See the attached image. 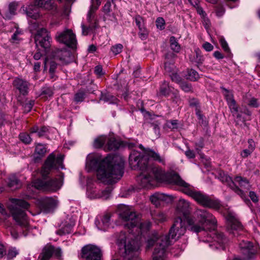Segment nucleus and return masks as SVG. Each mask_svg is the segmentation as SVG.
Listing matches in <instances>:
<instances>
[{"mask_svg":"<svg viewBox=\"0 0 260 260\" xmlns=\"http://www.w3.org/2000/svg\"><path fill=\"white\" fill-rule=\"evenodd\" d=\"M86 165L90 170H96L97 179L106 184L117 182L124 173V161L118 156L108 154L102 159L94 157Z\"/></svg>","mask_w":260,"mask_h":260,"instance_id":"1","label":"nucleus"},{"mask_svg":"<svg viewBox=\"0 0 260 260\" xmlns=\"http://www.w3.org/2000/svg\"><path fill=\"white\" fill-rule=\"evenodd\" d=\"M64 155H58L56 157L53 153L50 154L46 159L41 170L42 176L43 179H37L33 182L32 186L36 188L48 192H55L59 189L63 184L64 174L60 173L59 178L45 180V178L49 174L52 169H63V165Z\"/></svg>","mask_w":260,"mask_h":260,"instance_id":"2","label":"nucleus"},{"mask_svg":"<svg viewBox=\"0 0 260 260\" xmlns=\"http://www.w3.org/2000/svg\"><path fill=\"white\" fill-rule=\"evenodd\" d=\"M189 203L184 199L179 200L176 207L177 211L183 215L182 218L186 221L189 226V230L198 233L203 231L214 230L216 228L217 220L213 215L206 210L198 209L196 214L199 219V222L195 223L190 216Z\"/></svg>","mask_w":260,"mask_h":260,"instance_id":"3","label":"nucleus"},{"mask_svg":"<svg viewBox=\"0 0 260 260\" xmlns=\"http://www.w3.org/2000/svg\"><path fill=\"white\" fill-rule=\"evenodd\" d=\"M138 177V180L142 187L150 188L156 182L166 183L176 185L179 179V174L176 172L166 173L157 166L148 167Z\"/></svg>","mask_w":260,"mask_h":260,"instance_id":"4","label":"nucleus"},{"mask_svg":"<svg viewBox=\"0 0 260 260\" xmlns=\"http://www.w3.org/2000/svg\"><path fill=\"white\" fill-rule=\"evenodd\" d=\"M149 158L159 163L165 165V159L159 153L154 150L147 148L144 149L143 153L133 150L129 156V164L133 170H144L148 167H151L149 163Z\"/></svg>","mask_w":260,"mask_h":260,"instance_id":"5","label":"nucleus"},{"mask_svg":"<svg viewBox=\"0 0 260 260\" xmlns=\"http://www.w3.org/2000/svg\"><path fill=\"white\" fill-rule=\"evenodd\" d=\"M176 185L183 187V192L184 193L191 197L203 206L215 209L220 208L221 205L218 200L212 199L208 196L200 191L193 190L190 188V185L182 180L180 176Z\"/></svg>","mask_w":260,"mask_h":260,"instance_id":"6","label":"nucleus"},{"mask_svg":"<svg viewBox=\"0 0 260 260\" xmlns=\"http://www.w3.org/2000/svg\"><path fill=\"white\" fill-rule=\"evenodd\" d=\"M11 202L12 204L9 206V209L13 219L18 225L27 229L28 221L25 210L29 207V204L24 200L17 199H12Z\"/></svg>","mask_w":260,"mask_h":260,"instance_id":"7","label":"nucleus"},{"mask_svg":"<svg viewBox=\"0 0 260 260\" xmlns=\"http://www.w3.org/2000/svg\"><path fill=\"white\" fill-rule=\"evenodd\" d=\"M171 245L167 236H159L157 233L152 234L146 242V250L155 246L152 260H163L166 255V248Z\"/></svg>","mask_w":260,"mask_h":260,"instance_id":"8","label":"nucleus"},{"mask_svg":"<svg viewBox=\"0 0 260 260\" xmlns=\"http://www.w3.org/2000/svg\"><path fill=\"white\" fill-rule=\"evenodd\" d=\"M119 216L124 222V227L132 230L136 228L139 223V217L136 212L131 210L128 207L123 206L119 211Z\"/></svg>","mask_w":260,"mask_h":260,"instance_id":"9","label":"nucleus"},{"mask_svg":"<svg viewBox=\"0 0 260 260\" xmlns=\"http://www.w3.org/2000/svg\"><path fill=\"white\" fill-rule=\"evenodd\" d=\"M55 39L59 43L63 44L72 49L76 48L77 41L76 35L71 29L56 32Z\"/></svg>","mask_w":260,"mask_h":260,"instance_id":"10","label":"nucleus"},{"mask_svg":"<svg viewBox=\"0 0 260 260\" xmlns=\"http://www.w3.org/2000/svg\"><path fill=\"white\" fill-rule=\"evenodd\" d=\"M185 221L181 217H178L175 218L174 222L169 230L167 236L170 241V239L176 241L181 236L184 235L186 232L185 226ZM172 243V242H171Z\"/></svg>","mask_w":260,"mask_h":260,"instance_id":"11","label":"nucleus"},{"mask_svg":"<svg viewBox=\"0 0 260 260\" xmlns=\"http://www.w3.org/2000/svg\"><path fill=\"white\" fill-rule=\"evenodd\" d=\"M102 251L98 246L93 245H87L81 250V257L86 260H101Z\"/></svg>","mask_w":260,"mask_h":260,"instance_id":"12","label":"nucleus"},{"mask_svg":"<svg viewBox=\"0 0 260 260\" xmlns=\"http://www.w3.org/2000/svg\"><path fill=\"white\" fill-rule=\"evenodd\" d=\"M35 41L37 46L40 45L44 49L49 48L51 41L50 32L45 28L38 29L35 36Z\"/></svg>","mask_w":260,"mask_h":260,"instance_id":"13","label":"nucleus"},{"mask_svg":"<svg viewBox=\"0 0 260 260\" xmlns=\"http://www.w3.org/2000/svg\"><path fill=\"white\" fill-rule=\"evenodd\" d=\"M221 178L222 181L226 183L231 189L241 198L247 205L248 206L251 205V203L247 198L246 192L235 184V180L234 181L230 176L227 175H224Z\"/></svg>","mask_w":260,"mask_h":260,"instance_id":"14","label":"nucleus"},{"mask_svg":"<svg viewBox=\"0 0 260 260\" xmlns=\"http://www.w3.org/2000/svg\"><path fill=\"white\" fill-rule=\"evenodd\" d=\"M13 90L16 93L26 96L28 93L30 83L26 80L16 77L12 82Z\"/></svg>","mask_w":260,"mask_h":260,"instance_id":"15","label":"nucleus"},{"mask_svg":"<svg viewBox=\"0 0 260 260\" xmlns=\"http://www.w3.org/2000/svg\"><path fill=\"white\" fill-rule=\"evenodd\" d=\"M56 205V201L51 197L42 198L39 200L38 204L41 210L45 213L53 212Z\"/></svg>","mask_w":260,"mask_h":260,"instance_id":"16","label":"nucleus"},{"mask_svg":"<svg viewBox=\"0 0 260 260\" xmlns=\"http://www.w3.org/2000/svg\"><path fill=\"white\" fill-rule=\"evenodd\" d=\"M120 244L123 245L124 252L126 254L131 252L137 250L139 248V244L137 241L132 238L127 240L125 237L120 239Z\"/></svg>","mask_w":260,"mask_h":260,"instance_id":"17","label":"nucleus"},{"mask_svg":"<svg viewBox=\"0 0 260 260\" xmlns=\"http://www.w3.org/2000/svg\"><path fill=\"white\" fill-rule=\"evenodd\" d=\"M121 145V141L116 139L114 137L110 136L107 137L104 150L106 151H116L119 148Z\"/></svg>","mask_w":260,"mask_h":260,"instance_id":"18","label":"nucleus"},{"mask_svg":"<svg viewBox=\"0 0 260 260\" xmlns=\"http://www.w3.org/2000/svg\"><path fill=\"white\" fill-rule=\"evenodd\" d=\"M228 227L231 231L242 230L243 225L231 213H229L226 216Z\"/></svg>","mask_w":260,"mask_h":260,"instance_id":"19","label":"nucleus"},{"mask_svg":"<svg viewBox=\"0 0 260 260\" xmlns=\"http://www.w3.org/2000/svg\"><path fill=\"white\" fill-rule=\"evenodd\" d=\"M239 246L242 252L248 256L254 253L253 243L250 241L243 240L239 244Z\"/></svg>","mask_w":260,"mask_h":260,"instance_id":"20","label":"nucleus"},{"mask_svg":"<svg viewBox=\"0 0 260 260\" xmlns=\"http://www.w3.org/2000/svg\"><path fill=\"white\" fill-rule=\"evenodd\" d=\"M30 134L36 133L38 137L41 138L45 136L49 132V127L46 126L39 127L38 125H34L29 129Z\"/></svg>","mask_w":260,"mask_h":260,"instance_id":"21","label":"nucleus"},{"mask_svg":"<svg viewBox=\"0 0 260 260\" xmlns=\"http://www.w3.org/2000/svg\"><path fill=\"white\" fill-rule=\"evenodd\" d=\"M47 152L46 145L39 143L36 146L35 148V161H38L42 159L44 156Z\"/></svg>","mask_w":260,"mask_h":260,"instance_id":"22","label":"nucleus"},{"mask_svg":"<svg viewBox=\"0 0 260 260\" xmlns=\"http://www.w3.org/2000/svg\"><path fill=\"white\" fill-rule=\"evenodd\" d=\"M213 239L219 244L222 249H225V245L227 243L228 240L223 233L215 232Z\"/></svg>","mask_w":260,"mask_h":260,"instance_id":"23","label":"nucleus"},{"mask_svg":"<svg viewBox=\"0 0 260 260\" xmlns=\"http://www.w3.org/2000/svg\"><path fill=\"white\" fill-rule=\"evenodd\" d=\"M195 55L190 56L189 59L192 62L195 63L198 66L203 63L204 57L202 54V52L200 49L197 48L194 50Z\"/></svg>","mask_w":260,"mask_h":260,"instance_id":"24","label":"nucleus"},{"mask_svg":"<svg viewBox=\"0 0 260 260\" xmlns=\"http://www.w3.org/2000/svg\"><path fill=\"white\" fill-rule=\"evenodd\" d=\"M8 186L11 188L12 190L18 189L21 186V183L16 176L11 175L8 179L7 181Z\"/></svg>","mask_w":260,"mask_h":260,"instance_id":"25","label":"nucleus"},{"mask_svg":"<svg viewBox=\"0 0 260 260\" xmlns=\"http://www.w3.org/2000/svg\"><path fill=\"white\" fill-rule=\"evenodd\" d=\"M35 5L45 10H50L53 8V0H34Z\"/></svg>","mask_w":260,"mask_h":260,"instance_id":"26","label":"nucleus"},{"mask_svg":"<svg viewBox=\"0 0 260 260\" xmlns=\"http://www.w3.org/2000/svg\"><path fill=\"white\" fill-rule=\"evenodd\" d=\"M234 180L235 183H238L239 186L242 188L249 190L251 188V185L249 183V182L248 180L246 178L237 176L235 177Z\"/></svg>","mask_w":260,"mask_h":260,"instance_id":"27","label":"nucleus"},{"mask_svg":"<svg viewBox=\"0 0 260 260\" xmlns=\"http://www.w3.org/2000/svg\"><path fill=\"white\" fill-rule=\"evenodd\" d=\"M18 5L15 2L11 3L8 7L9 12H3V14L2 15L5 19H10L12 16L15 14V11L17 9Z\"/></svg>","mask_w":260,"mask_h":260,"instance_id":"28","label":"nucleus"},{"mask_svg":"<svg viewBox=\"0 0 260 260\" xmlns=\"http://www.w3.org/2000/svg\"><path fill=\"white\" fill-rule=\"evenodd\" d=\"M53 246L45 247L39 257H41V260H49L53 255Z\"/></svg>","mask_w":260,"mask_h":260,"instance_id":"29","label":"nucleus"},{"mask_svg":"<svg viewBox=\"0 0 260 260\" xmlns=\"http://www.w3.org/2000/svg\"><path fill=\"white\" fill-rule=\"evenodd\" d=\"M107 136H101L95 138L93 143V146L96 149L101 148L106 144Z\"/></svg>","mask_w":260,"mask_h":260,"instance_id":"30","label":"nucleus"},{"mask_svg":"<svg viewBox=\"0 0 260 260\" xmlns=\"http://www.w3.org/2000/svg\"><path fill=\"white\" fill-rule=\"evenodd\" d=\"M100 100L105 102H109L111 104H114L116 102L117 99L109 92H101Z\"/></svg>","mask_w":260,"mask_h":260,"instance_id":"31","label":"nucleus"},{"mask_svg":"<svg viewBox=\"0 0 260 260\" xmlns=\"http://www.w3.org/2000/svg\"><path fill=\"white\" fill-rule=\"evenodd\" d=\"M73 224L71 223L66 224L63 226L56 231V234L60 236L70 234L72 232Z\"/></svg>","mask_w":260,"mask_h":260,"instance_id":"32","label":"nucleus"},{"mask_svg":"<svg viewBox=\"0 0 260 260\" xmlns=\"http://www.w3.org/2000/svg\"><path fill=\"white\" fill-rule=\"evenodd\" d=\"M147 124L149 128L153 129L155 137L158 138L160 135V128L159 126L160 122L158 121H155L153 122H149Z\"/></svg>","mask_w":260,"mask_h":260,"instance_id":"33","label":"nucleus"},{"mask_svg":"<svg viewBox=\"0 0 260 260\" xmlns=\"http://www.w3.org/2000/svg\"><path fill=\"white\" fill-rule=\"evenodd\" d=\"M186 78L191 81H196L199 78L198 73L193 69H187V74L185 75Z\"/></svg>","mask_w":260,"mask_h":260,"instance_id":"34","label":"nucleus"},{"mask_svg":"<svg viewBox=\"0 0 260 260\" xmlns=\"http://www.w3.org/2000/svg\"><path fill=\"white\" fill-rule=\"evenodd\" d=\"M86 94L84 92V90L80 88L75 94L74 97V101L76 103H81L84 101L86 98Z\"/></svg>","mask_w":260,"mask_h":260,"instance_id":"35","label":"nucleus"},{"mask_svg":"<svg viewBox=\"0 0 260 260\" xmlns=\"http://www.w3.org/2000/svg\"><path fill=\"white\" fill-rule=\"evenodd\" d=\"M170 43L171 49L175 52H179L181 47L179 44L176 38L174 36H172L170 38Z\"/></svg>","mask_w":260,"mask_h":260,"instance_id":"36","label":"nucleus"},{"mask_svg":"<svg viewBox=\"0 0 260 260\" xmlns=\"http://www.w3.org/2000/svg\"><path fill=\"white\" fill-rule=\"evenodd\" d=\"M110 218L111 216L109 214L104 215L101 218L103 226H99V229L103 231L106 230L110 225Z\"/></svg>","mask_w":260,"mask_h":260,"instance_id":"37","label":"nucleus"},{"mask_svg":"<svg viewBox=\"0 0 260 260\" xmlns=\"http://www.w3.org/2000/svg\"><path fill=\"white\" fill-rule=\"evenodd\" d=\"M151 226V223L149 221H145L144 222H140L139 221V223L137 226L135 228L137 229H139V231L138 233V235L139 233L141 232L142 233V231H148L149 230Z\"/></svg>","mask_w":260,"mask_h":260,"instance_id":"38","label":"nucleus"},{"mask_svg":"<svg viewBox=\"0 0 260 260\" xmlns=\"http://www.w3.org/2000/svg\"><path fill=\"white\" fill-rule=\"evenodd\" d=\"M159 91L162 95L164 96L168 95L170 92L169 83L164 81L160 86Z\"/></svg>","mask_w":260,"mask_h":260,"instance_id":"39","label":"nucleus"},{"mask_svg":"<svg viewBox=\"0 0 260 260\" xmlns=\"http://www.w3.org/2000/svg\"><path fill=\"white\" fill-rule=\"evenodd\" d=\"M22 34V31L19 28H17L15 32L12 36L10 39V42L12 44H18L21 40L19 36Z\"/></svg>","mask_w":260,"mask_h":260,"instance_id":"40","label":"nucleus"},{"mask_svg":"<svg viewBox=\"0 0 260 260\" xmlns=\"http://www.w3.org/2000/svg\"><path fill=\"white\" fill-rule=\"evenodd\" d=\"M34 104L35 101L34 100H30L25 103H22L21 105L23 107V112L26 113L29 112L31 110Z\"/></svg>","mask_w":260,"mask_h":260,"instance_id":"41","label":"nucleus"},{"mask_svg":"<svg viewBox=\"0 0 260 260\" xmlns=\"http://www.w3.org/2000/svg\"><path fill=\"white\" fill-rule=\"evenodd\" d=\"M67 52L64 50L57 49L54 52V56L57 59L60 60H65Z\"/></svg>","mask_w":260,"mask_h":260,"instance_id":"42","label":"nucleus"},{"mask_svg":"<svg viewBox=\"0 0 260 260\" xmlns=\"http://www.w3.org/2000/svg\"><path fill=\"white\" fill-rule=\"evenodd\" d=\"M53 94V91L51 87L44 86L41 88V95L45 97H50Z\"/></svg>","mask_w":260,"mask_h":260,"instance_id":"43","label":"nucleus"},{"mask_svg":"<svg viewBox=\"0 0 260 260\" xmlns=\"http://www.w3.org/2000/svg\"><path fill=\"white\" fill-rule=\"evenodd\" d=\"M179 85L181 89L184 92H193V88L190 83L185 81H182Z\"/></svg>","mask_w":260,"mask_h":260,"instance_id":"44","label":"nucleus"},{"mask_svg":"<svg viewBox=\"0 0 260 260\" xmlns=\"http://www.w3.org/2000/svg\"><path fill=\"white\" fill-rule=\"evenodd\" d=\"M19 139L26 144H30L32 141L29 135L26 133H21L19 135Z\"/></svg>","mask_w":260,"mask_h":260,"instance_id":"45","label":"nucleus"},{"mask_svg":"<svg viewBox=\"0 0 260 260\" xmlns=\"http://www.w3.org/2000/svg\"><path fill=\"white\" fill-rule=\"evenodd\" d=\"M219 42L222 48L228 54V56H230L231 54V50L225 40L223 38H221Z\"/></svg>","mask_w":260,"mask_h":260,"instance_id":"46","label":"nucleus"},{"mask_svg":"<svg viewBox=\"0 0 260 260\" xmlns=\"http://www.w3.org/2000/svg\"><path fill=\"white\" fill-rule=\"evenodd\" d=\"M221 89L225 92L223 94L227 103L234 100V95L231 91L224 87H221Z\"/></svg>","mask_w":260,"mask_h":260,"instance_id":"47","label":"nucleus"},{"mask_svg":"<svg viewBox=\"0 0 260 260\" xmlns=\"http://www.w3.org/2000/svg\"><path fill=\"white\" fill-rule=\"evenodd\" d=\"M174 61H164V69L169 73H171L174 71Z\"/></svg>","mask_w":260,"mask_h":260,"instance_id":"48","label":"nucleus"},{"mask_svg":"<svg viewBox=\"0 0 260 260\" xmlns=\"http://www.w3.org/2000/svg\"><path fill=\"white\" fill-rule=\"evenodd\" d=\"M156 197L161 203V202H168L171 200L170 196L164 193L156 192Z\"/></svg>","mask_w":260,"mask_h":260,"instance_id":"49","label":"nucleus"},{"mask_svg":"<svg viewBox=\"0 0 260 260\" xmlns=\"http://www.w3.org/2000/svg\"><path fill=\"white\" fill-rule=\"evenodd\" d=\"M232 113H237L238 111V106L237 104L236 101L232 100V101L227 103Z\"/></svg>","mask_w":260,"mask_h":260,"instance_id":"50","label":"nucleus"},{"mask_svg":"<svg viewBox=\"0 0 260 260\" xmlns=\"http://www.w3.org/2000/svg\"><path fill=\"white\" fill-rule=\"evenodd\" d=\"M139 29L138 35L142 40H146L148 36V31L145 27L141 28Z\"/></svg>","mask_w":260,"mask_h":260,"instance_id":"51","label":"nucleus"},{"mask_svg":"<svg viewBox=\"0 0 260 260\" xmlns=\"http://www.w3.org/2000/svg\"><path fill=\"white\" fill-rule=\"evenodd\" d=\"M18 254V251L15 248L10 249L7 254V260H11L15 257Z\"/></svg>","mask_w":260,"mask_h":260,"instance_id":"52","label":"nucleus"},{"mask_svg":"<svg viewBox=\"0 0 260 260\" xmlns=\"http://www.w3.org/2000/svg\"><path fill=\"white\" fill-rule=\"evenodd\" d=\"M123 46L120 44H116L111 48V51L114 55H117L122 51Z\"/></svg>","mask_w":260,"mask_h":260,"instance_id":"53","label":"nucleus"},{"mask_svg":"<svg viewBox=\"0 0 260 260\" xmlns=\"http://www.w3.org/2000/svg\"><path fill=\"white\" fill-rule=\"evenodd\" d=\"M135 19L136 25L138 27L139 29L145 27L143 18L142 16L139 15H137L136 16Z\"/></svg>","mask_w":260,"mask_h":260,"instance_id":"54","label":"nucleus"},{"mask_svg":"<svg viewBox=\"0 0 260 260\" xmlns=\"http://www.w3.org/2000/svg\"><path fill=\"white\" fill-rule=\"evenodd\" d=\"M167 126L171 129H177L178 127V120H171L167 121Z\"/></svg>","mask_w":260,"mask_h":260,"instance_id":"55","label":"nucleus"},{"mask_svg":"<svg viewBox=\"0 0 260 260\" xmlns=\"http://www.w3.org/2000/svg\"><path fill=\"white\" fill-rule=\"evenodd\" d=\"M26 14L28 17L34 19H37L39 17V14L36 11L30 10V8L26 10Z\"/></svg>","mask_w":260,"mask_h":260,"instance_id":"56","label":"nucleus"},{"mask_svg":"<svg viewBox=\"0 0 260 260\" xmlns=\"http://www.w3.org/2000/svg\"><path fill=\"white\" fill-rule=\"evenodd\" d=\"M165 22L162 17H158L156 20V25L158 28L162 30L165 28Z\"/></svg>","mask_w":260,"mask_h":260,"instance_id":"57","label":"nucleus"},{"mask_svg":"<svg viewBox=\"0 0 260 260\" xmlns=\"http://www.w3.org/2000/svg\"><path fill=\"white\" fill-rule=\"evenodd\" d=\"M57 67V63L56 62H55L54 61H50L49 72V73L51 74V78L53 77V75L55 72Z\"/></svg>","mask_w":260,"mask_h":260,"instance_id":"58","label":"nucleus"},{"mask_svg":"<svg viewBox=\"0 0 260 260\" xmlns=\"http://www.w3.org/2000/svg\"><path fill=\"white\" fill-rule=\"evenodd\" d=\"M164 61H174V58L176 56V55L172 52H168L165 55Z\"/></svg>","mask_w":260,"mask_h":260,"instance_id":"59","label":"nucleus"},{"mask_svg":"<svg viewBox=\"0 0 260 260\" xmlns=\"http://www.w3.org/2000/svg\"><path fill=\"white\" fill-rule=\"evenodd\" d=\"M94 72L99 77H101L105 74L101 65L96 66L94 68Z\"/></svg>","mask_w":260,"mask_h":260,"instance_id":"60","label":"nucleus"},{"mask_svg":"<svg viewBox=\"0 0 260 260\" xmlns=\"http://www.w3.org/2000/svg\"><path fill=\"white\" fill-rule=\"evenodd\" d=\"M172 80L176 83L180 84L182 82V78L177 73H172L170 75Z\"/></svg>","mask_w":260,"mask_h":260,"instance_id":"61","label":"nucleus"},{"mask_svg":"<svg viewBox=\"0 0 260 260\" xmlns=\"http://www.w3.org/2000/svg\"><path fill=\"white\" fill-rule=\"evenodd\" d=\"M95 85L90 83L89 85L86 86L85 88H81L83 89L86 94L94 93Z\"/></svg>","mask_w":260,"mask_h":260,"instance_id":"62","label":"nucleus"},{"mask_svg":"<svg viewBox=\"0 0 260 260\" xmlns=\"http://www.w3.org/2000/svg\"><path fill=\"white\" fill-rule=\"evenodd\" d=\"M216 8V13L217 16L218 17L222 16L225 12V10L223 7L221 5H218Z\"/></svg>","mask_w":260,"mask_h":260,"instance_id":"63","label":"nucleus"},{"mask_svg":"<svg viewBox=\"0 0 260 260\" xmlns=\"http://www.w3.org/2000/svg\"><path fill=\"white\" fill-rule=\"evenodd\" d=\"M81 28L82 34L84 36H87L90 31H92L91 27H90V26H86L83 23L81 24Z\"/></svg>","mask_w":260,"mask_h":260,"instance_id":"64","label":"nucleus"}]
</instances>
